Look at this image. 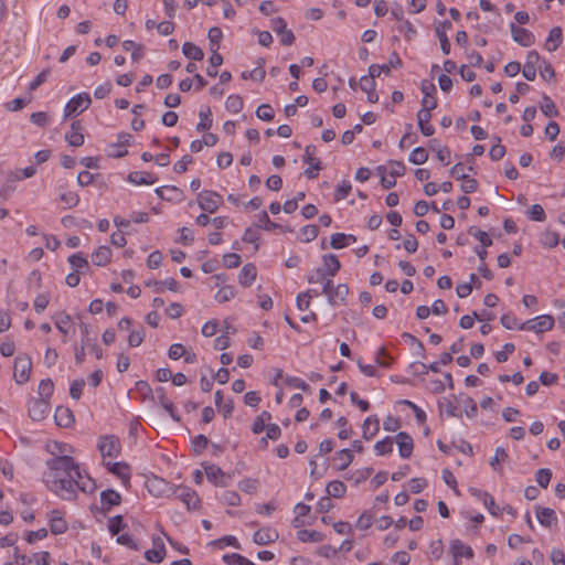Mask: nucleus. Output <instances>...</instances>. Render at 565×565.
I'll list each match as a JSON object with an SVG mask.
<instances>
[{"mask_svg": "<svg viewBox=\"0 0 565 565\" xmlns=\"http://www.w3.org/2000/svg\"><path fill=\"white\" fill-rule=\"evenodd\" d=\"M47 468L44 473L47 488L64 500L75 499L77 490L85 493H93L96 490L95 481L82 473L71 456L61 455L50 459Z\"/></svg>", "mask_w": 565, "mask_h": 565, "instance_id": "nucleus-1", "label": "nucleus"}, {"mask_svg": "<svg viewBox=\"0 0 565 565\" xmlns=\"http://www.w3.org/2000/svg\"><path fill=\"white\" fill-rule=\"evenodd\" d=\"M32 369L31 358L26 354L18 355L13 365V377L18 384H24L30 379Z\"/></svg>", "mask_w": 565, "mask_h": 565, "instance_id": "nucleus-2", "label": "nucleus"}, {"mask_svg": "<svg viewBox=\"0 0 565 565\" xmlns=\"http://www.w3.org/2000/svg\"><path fill=\"white\" fill-rule=\"evenodd\" d=\"M221 203L222 196L214 191H202L198 194L199 206L207 213H215Z\"/></svg>", "mask_w": 565, "mask_h": 565, "instance_id": "nucleus-3", "label": "nucleus"}, {"mask_svg": "<svg viewBox=\"0 0 565 565\" xmlns=\"http://www.w3.org/2000/svg\"><path fill=\"white\" fill-rule=\"evenodd\" d=\"M146 487L154 497H170L173 492V484L159 477L147 479Z\"/></svg>", "mask_w": 565, "mask_h": 565, "instance_id": "nucleus-4", "label": "nucleus"}, {"mask_svg": "<svg viewBox=\"0 0 565 565\" xmlns=\"http://www.w3.org/2000/svg\"><path fill=\"white\" fill-rule=\"evenodd\" d=\"M92 104V98L87 93H81L74 96L65 106V117L73 116L74 114L82 113L87 109Z\"/></svg>", "mask_w": 565, "mask_h": 565, "instance_id": "nucleus-5", "label": "nucleus"}, {"mask_svg": "<svg viewBox=\"0 0 565 565\" xmlns=\"http://www.w3.org/2000/svg\"><path fill=\"white\" fill-rule=\"evenodd\" d=\"M98 449L105 459L106 457L116 458L120 454L119 439L115 436H104L99 438Z\"/></svg>", "mask_w": 565, "mask_h": 565, "instance_id": "nucleus-6", "label": "nucleus"}, {"mask_svg": "<svg viewBox=\"0 0 565 565\" xmlns=\"http://www.w3.org/2000/svg\"><path fill=\"white\" fill-rule=\"evenodd\" d=\"M205 475L209 481L213 482L218 487H226L228 484L230 476L223 472V470L213 463H202Z\"/></svg>", "mask_w": 565, "mask_h": 565, "instance_id": "nucleus-7", "label": "nucleus"}, {"mask_svg": "<svg viewBox=\"0 0 565 565\" xmlns=\"http://www.w3.org/2000/svg\"><path fill=\"white\" fill-rule=\"evenodd\" d=\"M172 495L182 501L186 505L188 510L196 509L200 502L196 492L188 487L173 486Z\"/></svg>", "mask_w": 565, "mask_h": 565, "instance_id": "nucleus-8", "label": "nucleus"}, {"mask_svg": "<svg viewBox=\"0 0 565 565\" xmlns=\"http://www.w3.org/2000/svg\"><path fill=\"white\" fill-rule=\"evenodd\" d=\"M510 31L513 40L519 43L521 46L529 47L534 44L535 36L534 34L524 28L516 26L514 23L510 24Z\"/></svg>", "mask_w": 565, "mask_h": 565, "instance_id": "nucleus-9", "label": "nucleus"}, {"mask_svg": "<svg viewBox=\"0 0 565 565\" xmlns=\"http://www.w3.org/2000/svg\"><path fill=\"white\" fill-rule=\"evenodd\" d=\"M541 56L536 51H530L526 55V62L522 70L523 76L527 81H534L536 77V71L541 64Z\"/></svg>", "mask_w": 565, "mask_h": 565, "instance_id": "nucleus-10", "label": "nucleus"}, {"mask_svg": "<svg viewBox=\"0 0 565 565\" xmlns=\"http://www.w3.org/2000/svg\"><path fill=\"white\" fill-rule=\"evenodd\" d=\"M49 402L45 398H36L29 404V414L33 420H42L49 413Z\"/></svg>", "mask_w": 565, "mask_h": 565, "instance_id": "nucleus-11", "label": "nucleus"}, {"mask_svg": "<svg viewBox=\"0 0 565 565\" xmlns=\"http://www.w3.org/2000/svg\"><path fill=\"white\" fill-rule=\"evenodd\" d=\"M279 534L278 532L269 526L262 527L258 531H256L253 535V541L257 545H267L269 543H274L278 540Z\"/></svg>", "mask_w": 565, "mask_h": 565, "instance_id": "nucleus-12", "label": "nucleus"}, {"mask_svg": "<svg viewBox=\"0 0 565 565\" xmlns=\"http://www.w3.org/2000/svg\"><path fill=\"white\" fill-rule=\"evenodd\" d=\"M104 465L108 469V471L117 476L125 486L129 484L130 473L127 463L104 461Z\"/></svg>", "mask_w": 565, "mask_h": 565, "instance_id": "nucleus-13", "label": "nucleus"}, {"mask_svg": "<svg viewBox=\"0 0 565 565\" xmlns=\"http://www.w3.org/2000/svg\"><path fill=\"white\" fill-rule=\"evenodd\" d=\"M452 28V24L450 21H444V22H440L436 28H435V32H436V35L440 42V49L443 51V53L445 55H448L450 53V49H451V45H450V42H449V39L446 34V31L447 30H450Z\"/></svg>", "mask_w": 565, "mask_h": 565, "instance_id": "nucleus-14", "label": "nucleus"}, {"mask_svg": "<svg viewBox=\"0 0 565 565\" xmlns=\"http://www.w3.org/2000/svg\"><path fill=\"white\" fill-rule=\"evenodd\" d=\"M395 440L398 445L399 456L409 458L414 449L413 438L407 433L401 431L395 436Z\"/></svg>", "mask_w": 565, "mask_h": 565, "instance_id": "nucleus-15", "label": "nucleus"}, {"mask_svg": "<svg viewBox=\"0 0 565 565\" xmlns=\"http://www.w3.org/2000/svg\"><path fill=\"white\" fill-rule=\"evenodd\" d=\"M153 548L146 551L145 557L152 563H161L166 556V547L160 537L153 540Z\"/></svg>", "mask_w": 565, "mask_h": 565, "instance_id": "nucleus-16", "label": "nucleus"}, {"mask_svg": "<svg viewBox=\"0 0 565 565\" xmlns=\"http://www.w3.org/2000/svg\"><path fill=\"white\" fill-rule=\"evenodd\" d=\"M450 552L455 558L456 565H459V563H458L459 557H462V556L467 557V558L473 557L472 548L468 545H465L463 542L458 539L451 541Z\"/></svg>", "mask_w": 565, "mask_h": 565, "instance_id": "nucleus-17", "label": "nucleus"}, {"mask_svg": "<svg viewBox=\"0 0 565 565\" xmlns=\"http://www.w3.org/2000/svg\"><path fill=\"white\" fill-rule=\"evenodd\" d=\"M82 124L79 120L72 122L71 130L65 135V140L72 147H79L84 143V135L82 134Z\"/></svg>", "mask_w": 565, "mask_h": 565, "instance_id": "nucleus-18", "label": "nucleus"}, {"mask_svg": "<svg viewBox=\"0 0 565 565\" xmlns=\"http://www.w3.org/2000/svg\"><path fill=\"white\" fill-rule=\"evenodd\" d=\"M431 114L427 110H419L417 113V124L420 132L426 136H433L435 134V128L430 124Z\"/></svg>", "mask_w": 565, "mask_h": 565, "instance_id": "nucleus-19", "label": "nucleus"}, {"mask_svg": "<svg viewBox=\"0 0 565 565\" xmlns=\"http://www.w3.org/2000/svg\"><path fill=\"white\" fill-rule=\"evenodd\" d=\"M121 502V495L113 490L108 489L100 493L102 509L108 511L111 507L119 505Z\"/></svg>", "mask_w": 565, "mask_h": 565, "instance_id": "nucleus-20", "label": "nucleus"}, {"mask_svg": "<svg viewBox=\"0 0 565 565\" xmlns=\"http://www.w3.org/2000/svg\"><path fill=\"white\" fill-rule=\"evenodd\" d=\"M54 419L57 426L67 428L74 423V415L68 407L58 406Z\"/></svg>", "mask_w": 565, "mask_h": 565, "instance_id": "nucleus-21", "label": "nucleus"}, {"mask_svg": "<svg viewBox=\"0 0 565 565\" xmlns=\"http://www.w3.org/2000/svg\"><path fill=\"white\" fill-rule=\"evenodd\" d=\"M50 529L51 532L55 535L66 532L67 523L60 511L55 510L51 512Z\"/></svg>", "mask_w": 565, "mask_h": 565, "instance_id": "nucleus-22", "label": "nucleus"}, {"mask_svg": "<svg viewBox=\"0 0 565 565\" xmlns=\"http://www.w3.org/2000/svg\"><path fill=\"white\" fill-rule=\"evenodd\" d=\"M379 429H380V420H379L377 416L373 415V416L366 417L362 425L363 438L366 440H370L379 433Z\"/></svg>", "mask_w": 565, "mask_h": 565, "instance_id": "nucleus-23", "label": "nucleus"}, {"mask_svg": "<svg viewBox=\"0 0 565 565\" xmlns=\"http://www.w3.org/2000/svg\"><path fill=\"white\" fill-rule=\"evenodd\" d=\"M349 295V287L347 284H339L334 287L332 295H329V303L331 306L343 305Z\"/></svg>", "mask_w": 565, "mask_h": 565, "instance_id": "nucleus-24", "label": "nucleus"}, {"mask_svg": "<svg viewBox=\"0 0 565 565\" xmlns=\"http://www.w3.org/2000/svg\"><path fill=\"white\" fill-rule=\"evenodd\" d=\"M536 518H537L539 522L545 527H551L552 524L556 523V521H557L555 511L550 508L537 507L536 508Z\"/></svg>", "mask_w": 565, "mask_h": 565, "instance_id": "nucleus-25", "label": "nucleus"}, {"mask_svg": "<svg viewBox=\"0 0 565 565\" xmlns=\"http://www.w3.org/2000/svg\"><path fill=\"white\" fill-rule=\"evenodd\" d=\"M257 277V269L253 264H246L239 275L238 280L243 287H249Z\"/></svg>", "mask_w": 565, "mask_h": 565, "instance_id": "nucleus-26", "label": "nucleus"}, {"mask_svg": "<svg viewBox=\"0 0 565 565\" xmlns=\"http://www.w3.org/2000/svg\"><path fill=\"white\" fill-rule=\"evenodd\" d=\"M128 181L136 185H149L153 184L157 181V178L150 172L135 171L129 173Z\"/></svg>", "mask_w": 565, "mask_h": 565, "instance_id": "nucleus-27", "label": "nucleus"}, {"mask_svg": "<svg viewBox=\"0 0 565 565\" xmlns=\"http://www.w3.org/2000/svg\"><path fill=\"white\" fill-rule=\"evenodd\" d=\"M327 276L334 277L341 268V264L334 254H327L322 257Z\"/></svg>", "mask_w": 565, "mask_h": 565, "instance_id": "nucleus-28", "label": "nucleus"}, {"mask_svg": "<svg viewBox=\"0 0 565 565\" xmlns=\"http://www.w3.org/2000/svg\"><path fill=\"white\" fill-rule=\"evenodd\" d=\"M157 398L159 404L168 412L172 419L175 422L180 420V417L175 414L173 403L166 396V392L163 387H158L156 390Z\"/></svg>", "mask_w": 565, "mask_h": 565, "instance_id": "nucleus-29", "label": "nucleus"}, {"mask_svg": "<svg viewBox=\"0 0 565 565\" xmlns=\"http://www.w3.org/2000/svg\"><path fill=\"white\" fill-rule=\"evenodd\" d=\"M563 42V32L559 26H555L550 31L548 38L545 42L547 51H556Z\"/></svg>", "mask_w": 565, "mask_h": 565, "instance_id": "nucleus-30", "label": "nucleus"}, {"mask_svg": "<svg viewBox=\"0 0 565 565\" xmlns=\"http://www.w3.org/2000/svg\"><path fill=\"white\" fill-rule=\"evenodd\" d=\"M111 258V249L108 246H99L92 255V260L96 266H105Z\"/></svg>", "mask_w": 565, "mask_h": 565, "instance_id": "nucleus-31", "label": "nucleus"}, {"mask_svg": "<svg viewBox=\"0 0 565 565\" xmlns=\"http://www.w3.org/2000/svg\"><path fill=\"white\" fill-rule=\"evenodd\" d=\"M68 263L74 273H85L89 268L87 259L81 253L71 255L68 257Z\"/></svg>", "mask_w": 565, "mask_h": 565, "instance_id": "nucleus-32", "label": "nucleus"}, {"mask_svg": "<svg viewBox=\"0 0 565 565\" xmlns=\"http://www.w3.org/2000/svg\"><path fill=\"white\" fill-rule=\"evenodd\" d=\"M182 53L185 57L194 60V61H201L204 57V53L201 47L195 45L192 42H185L182 46Z\"/></svg>", "mask_w": 565, "mask_h": 565, "instance_id": "nucleus-33", "label": "nucleus"}, {"mask_svg": "<svg viewBox=\"0 0 565 565\" xmlns=\"http://www.w3.org/2000/svg\"><path fill=\"white\" fill-rule=\"evenodd\" d=\"M554 318L550 315H543V316H540V317H536L535 318V332L536 333H542V332H545V331H548L553 328L554 326Z\"/></svg>", "mask_w": 565, "mask_h": 565, "instance_id": "nucleus-34", "label": "nucleus"}, {"mask_svg": "<svg viewBox=\"0 0 565 565\" xmlns=\"http://www.w3.org/2000/svg\"><path fill=\"white\" fill-rule=\"evenodd\" d=\"M122 49L125 51H131V58L134 61H139L143 56V45L140 43H136L131 40H126L122 42Z\"/></svg>", "mask_w": 565, "mask_h": 565, "instance_id": "nucleus-35", "label": "nucleus"}, {"mask_svg": "<svg viewBox=\"0 0 565 565\" xmlns=\"http://www.w3.org/2000/svg\"><path fill=\"white\" fill-rule=\"evenodd\" d=\"M347 241L355 242L356 237L351 234L335 233L331 236L330 245L334 249H340L347 246Z\"/></svg>", "mask_w": 565, "mask_h": 565, "instance_id": "nucleus-36", "label": "nucleus"}, {"mask_svg": "<svg viewBox=\"0 0 565 565\" xmlns=\"http://www.w3.org/2000/svg\"><path fill=\"white\" fill-rule=\"evenodd\" d=\"M297 537L301 542L318 543L323 540V534L315 530H300L297 533Z\"/></svg>", "mask_w": 565, "mask_h": 565, "instance_id": "nucleus-37", "label": "nucleus"}, {"mask_svg": "<svg viewBox=\"0 0 565 565\" xmlns=\"http://www.w3.org/2000/svg\"><path fill=\"white\" fill-rule=\"evenodd\" d=\"M327 493L333 498H342L345 494L347 487L342 481L334 480L328 483Z\"/></svg>", "mask_w": 565, "mask_h": 565, "instance_id": "nucleus-38", "label": "nucleus"}, {"mask_svg": "<svg viewBox=\"0 0 565 565\" xmlns=\"http://www.w3.org/2000/svg\"><path fill=\"white\" fill-rule=\"evenodd\" d=\"M263 63H264V61L260 60L259 66L255 67L250 72H248V71L243 72L242 75H241L242 78L243 79H253V81H257V82H263V79L265 78V75H266L265 68L262 65Z\"/></svg>", "mask_w": 565, "mask_h": 565, "instance_id": "nucleus-39", "label": "nucleus"}, {"mask_svg": "<svg viewBox=\"0 0 565 565\" xmlns=\"http://www.w3.org/2000/svg\"><path fill=\"white\" fill-rule=\"evenodd\" d=\"M334 460L339 461L338 469L344 470L353 460V455L350 449H342L334 456Z\"/></svg>", "mask_w": 565, "mask_h": 565, "instance_id": "nucleus-40", "label": "nucleus"}, {"mask_svg": "<svg viewBox=\"0 0 565 565\" xmlns=\"http://www.w3.org/2000/svg\"><path fill=\"white\" fill-rule=\"evenodd\" d=\"M223 561L227 565H255L252 561L237 553L225 554Z\"/></svg>", "mask_w": 565, "mask_h": 565, "instance_id": "nucleus-41", "label": "nucleus"}, {"mask_svg": "<svg viewBox=\"0 0 565 565\" xmlns=\"http://www.w3.org/2000/svg\"><path fill=\"white\" fill-rule=\"evenodd\" d=\"M541 243L547 248H553L558 245L559 236L556 232L545 231L541 234Z\"/></svg>", "mask_w": 565, "mask_h": 565, "instance_id": "nucleus-42", "label": "nucleus"}, {"mask_svg": "<svg viewBox=\"0 0 565 565\" xmlns=\"http://www.w3.org/2000/svg\"><path fill=\"white\" fill-rule=\"evenodd\" d=\"M408 159L413 164L419 166L428 160V152L425 148L417 147L412 151Z\"/></svg>", "mask_w": 565, "mask_h": 565, "instance_id": "nucleus-43", "label": "nucleus"}, {"mask_svg": "<svg viewBox=\"0 0 565 565\" xmlns=\"http://www.w3.org/2000/svg\"><path fill=\"white\" fill-rule=\"evenodd\" d=\"M393 443H394V438L387 436L384 439L377 441L374 446V449H375L376 454L380 456L390 454L393 450Z\"/></svg>", "mask_w": 565, "mask_h": 565, "instance_id": "nucleus-44", "label": "nucleus"}, {"mask_svg": "<svg viewBox=\"0 0 565 565\" xmlns=\"http://www.w3.org/2000/svg\"><path fill=\"white\" fill-rule=\"evenodd\" d=\"M257 226L260 227V228H264L265 231H274L276 228L282 230L281 225L270 221V218H269V216H268L266 211H263L258 215V224H257Z\"/></svg>", "mask_w": 565, "mask_h": 565, "instance_id": "nucleus-45", "label": "nucleus"}, {"mask_svg": "<svg viewBox=\"0 0 565 565\" xmlns=\"http://www.w3.org/2000/svg\"><path fill=\"white\" fill-rule=\"evenodd\" d=\"M468 233H469V235L476 237L482 244L483 247H489L492 245V239L489 237V235L484 231H481L475 226H471L468 230Z\"/></svg>", "mask_w": 565, "mask_h": 565, "instance_id": "nucleus-46", "label": "nucleus"}, {"mask_svg": "<svg viewBox=\"0 0 565 565\" xmlns=\"http://www.w3.org/2000/svg\"><path fill=\"white\" fill-rule=\"evenodd\" d=\"M127 524L124 522L121 515H116L109 519L108 530L113 535H118L120 531L125 530Z\"/></svg>", "mask_w": 565, "mask_h": 565, "instance_id": "nucleus-47", "label": "nucleus"}, {"mask_svg": "<svg viewBox=\"0 0 565 565\" xmlns=\"http://www.w3.org/2000/svg\"><path fill=\"white\" fill-rule=\"evenodd\" d=\"M226 108L232 113H239L243 109V98L239 95H231L226 99Z\"/></svg>", "mask_w": 565, "mask_h": 565, "instance_id": "nucleus-48", "label": "nucleus"}, {"mask_svg": "<svg viewBox=\"0 0 565 565\" xmlns=\"http://www.w3.org/2000/svg\"><path fill=\"white\" fill-rule=\"evenodd\" d=\"M352 190L351 182L348 180H343L341 184L334 191V201L339 202L344 200Z\"/></svg>", "mask_w": 565, "mask_h": 565, "instance_id": "nucleus-49", "label": "nucleus"}, {"mask_svg": "<svg viewBox=\"0 0 565 565\" xmlns=\"http://www.w3.org/2000/svg\"><path fill=\"white\" fill-rule=\"evenodd\" d=\"M543 100H544V104L541 107L543 114L547 117L558 116V110H557L554 102L547 95L543 96Z\"/></svg>", "mask_w": 565, "mask_h": 565, "instance_id": "nucleus-50", "label": "nucleus"}, {"mask_svg": "<svg viewBox=\"0 0 565 565\" xmlns=\"http://www.w3.org/2000/svg\"><path fill=\"white\" fill-rule=\"evenodd\" d=\"M235 297V288L233 286L222 287L215 295L218 302H226Z\"/></svg>", "mask_w": 565, "mask_h": 565, "instance_id": "nucleus-51", "label": "nucleus"}, {"mask_svg": "<svg viewBox=\"0 0 565 565\" xmlns=\"http://www.w3.org/2000/svg\"><path fill=\"white\" fill-rule=\"evenodd\" d=\"M552 479V471L547 468H542L536 472V482L543 489H546Z\"/></svg>", "mask_w": 565, "mask_h": 565, "instance_id": "nucleus-52", "label": "nucleus"}, {"mask_svg": "<svg viewBox=\"0 0 565 565\" xmlns=\"http://www.w3.org/2000/svg\"><path fill=\"white\" fill-rule=\"evenodd\" d=\"M319 234V227L317 225H306L301 228L302 241L306 243L312 242Z\"/></svg>", "mask_w": 565, "mask_h": 565, "instance_id": "nucleus-53", "label": "nucleus"}, {"mask_svg": "<svg viewBox=\"0 0 565 565\" xmlns=\"http://www.w3.org/2000/svg\"><path fill=\"white\" fill-rule=\"evenodd\" d=\"M200 122L196 125V129L199 131H204V130H207L212 127V119L210 118L211 116V110L210 108H206L205 111L201 110L200 114Z\"/></svg>", "mask_w": 565, "mask_h": 565, "instance_id": "nucleus-54", "label": "nucleus"}, {"mask_svg": "<svg viewBox=\"0 0 565 565\" xmlns=\"http://www.w3.org/2000/svg\"><path fill=\"white\" fill-rule=\"evenodd\" d=\"M539 71H540V75L545 81L550 82V81H553L555 77V71H554L553 66L546 61L541 62V64L539 65Z\"/></svg>", "mask_w": 565, "mask_h": 565, "instance_id": "nucleus-55", "label": "nucleus"}, {"mask_svg": "<svg viewBox=\"0 0 565 565\" xmlns=\"http://www.w3.org/2000/svg\"><path fill=\"white\" fill-rule=\"evenodd\" d=\"M479 497L483 498L484 505L488 508L492 515H498L500 512L499 507L495 504L494 499L487 492L478 491Z\"/></svg>", "mask_w": 565, "mask_h": 565, "instance_id": "nucleus-56", "label": "nucleus"}, {"mask_svg": "<svg viewBox=\"0 0 565 565\" xmlns=\"http://www.w3.org/2000/svg\"><path fill=\"white\" fill-rule=\"evenodd\" d=\"M256 116L264 121H270L274 119V110L270 105L263 104L256 110Z\"/></svg>", "mask_w": 565, "mask_h": 565, "instance_id": "nucleus-57", "label": "nucleus"}, {"mask_svg": "<svg viewBox=\"0 0 565 565\" xmlns=\"http://www.w3.org/2000/svg\"><path fill=\"white\" fill-rule=\"evenodd\" d=\"M53 390L54 384L50 379L42 380L39 385V394L41 396L40 398H49L53 394Z\"/></svg>", "mask_w": 565, "mask_h": 565, "instance_id": "nucleus-58", "label": "nucleus"}, {"mask_svg": "<svg viewBox=\"0 0 565 565\" xmlns=\"http://www.w3.org/2000/svg\"><path fill=\"white\" fill-rule=\"evenodd\" d=\"M257 479L246 478L238 483V488L246 493H254L258 489Z\"/></svg>", "mask_w": 565, "mask_h": 565, "instance_id": "nucleus-59", "label": "nucleus"}, {"mask_svg": "<svg viewBox=\"0 0 565 565\" xmlns=\"http://www.w3.org/2000/svg\"><path fill=\"white\" fill-rule=\"evenodd\" d=\"M50 302V294L44 292L36 296L34 299V309L36 312H42L46 309Z\"/></svg>", "mask_w": 565, "mask_h": 565, "instance_id": "nucleus-60", "label": "nucleus"}, {"mask_svg": "<svg viewBox=\"0 0 565 565\" xmlns=\"http://www.w3.org/2000/svg\"><path fill=\"white\" fill-rule=\"evenodd\" d=\"M242 258L236 253H228L223 256L224 266L227 268H236L241 265Z\"/></svg>", "mask_w": 565, "mask_h": 565, "instance_id": "nucleus-61", "label": "nucleus"}, {"mask_svg": "<svg viewBox=\"0 0 565 565\" xmlns=\"http://www.w3.org/2000/svg\"><path fill=\"white\" fill-rule=\"evenodd\" d=\"M222 500L225 504L231 507L241 504V497L236 491H225L222 495Z\"/></svg>", "mask_w": 565, "mask_h": 565, "instance_id": "nucleus-62", "label": "nucleus"}, {"mask_svg": "<svg viewBox=\"0 0 565 565\" xmlns=\"http://www.w3.org/2000/svg\"><path fill=\"white\" fill-rule=\"evenodd\" d=\"M529 217L533 221L543 222L546 218L544 209L540 204H534L529 211Z\"/></svg>", "mask_w": 565, "mask_h": 565, "instance_id": "nucleus-63", "label": "nucleus"}, {"mask_svg": "<svg viewBox=\"0 0 565 565\" xmlns=\"http://www.w3.org/2000/svg\"><path fill=\"white\" fill-rule=\"evenodd\" d=\"M489 156L494 161H498L505 156V148L501 145L500 138H498V143H494L490 149Z\"/></svg>", "mask_w": 565, "mask_h": 565, "instance_id": "nucleus-64", "label": "nucleus"}]
</instances>
